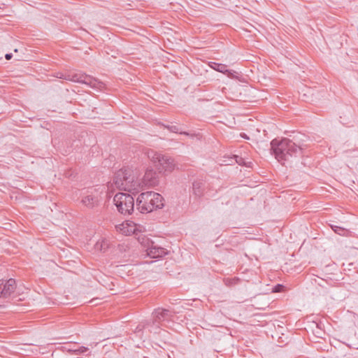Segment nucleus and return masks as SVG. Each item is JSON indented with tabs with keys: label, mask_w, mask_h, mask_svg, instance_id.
I'll return each mask as SVG.
<instances>
[{
	"label": "nucleus",
	"mask_w": 358,
	"mask_h": 358,
	"mask_svg": "<svg viewBox=\"0 0 358 358\" xmlns=\"http://www.w3.org/2000/svg\"><path fill=\"white\" fill-rule=\"evenodd\" d=\"M110 192L116 189L137 193L142 189V182L133 173L129 170L117 171L111 182L108 184Z\"/></svg>",
	"instance_id": "f257e3e1"
},
{
	"label": "nucleus",
	"mask_w": 358,
	"mask_h": 358,
	"mask_svg": "<svg viewBox=\"0 0 358 358\" xmlns=\"http://www.w3.org/2000/svg\"><path fill=\"white\" fill-rule=\"evenodd\" d=\"M271 146L275 159L282 164L292 161L293 158L300 157L302 154V148L286 138L280 141L273 139Z\"/></svg>",
	"instance_id": "f03ea898"
},
{
	"label": "nucleus",
	"mask_w": 358,
	"mask_h": 358,
	"mask_svg": "<svg viewBox=\"0 0 358 358\" xmlns=\"http://www.w3.org/2000/svg\"><path fill=\"white\" fill-rule=\"evenodd\" d=\"M164 206L162 196L155 192H143L136 199V209L143 214L161 209Z\"/></svg>",
	"instance_id": "7ed1b4c3"
},
{
	"label": "nucleus",
	"mask_w": 358,
	"mask_h": 358,
	"mask_svg": "<svg viewBox=\"0 0 358 358\" xmlns=\"http://www.w3.org/2000/svg\"><path fill=\"white\" fill-rule=\"evenodd\" d=\"M146 156L159 173L170 174L178 168V164L173 158L155 150H148Z\"/></svg>",
	"instance_id": "20e7f679"
},
{
	"label": "nucleus",
	"mask_w": 358,
	"mask_h": 358,
	"mask_svg": "<svg viewBox=\"0 0 358 358\" xmlns=\"http://www.w3.org/2000/svg\"><path fill=\"white\" fill-rule=\"evenodd\" d=\"M113 203L117 211L124 215H131L134 210V199L127 193H117L114 196Z\"/></svg>",
	"instance_id": "39448f33"
},
{
	"label": "nucleus",
	"mask_w": 358,
	"mask_h": 358,
	"mask_svg": "<svg viewBox=\"0 0 358 358\" xmlns=\"http://www.w3.org/2000/svg\"><path fill=\"white\" fill-rule=\"evenodd\" d=\"M59 78L74 83H83L94 89L101 90L104 87L103 83L85 73H78L65 76L61 75Z\"/></svg>",
	"instance_id": "423d86ee"
},
{
	"label": "nucleus",
	"mask_w": 358,
	"mask_h": 358,
	"mask_svg": "<svg viewBox=\"0 0 358 358\" xmlns=\"http://www.w3.org/2000/svg\"><path fill=\"white\" fill-rule=\"evenodd\" d=\"M143 227L133 221L126 220L121 224L115 225L117 232L124 236L137 234L143 231Z\"/></svg>",
	"instance_id": "0eeeda50"
},
{
	"label": "nucleus",
	"mask_w": 358,
	"mask_h": 358,
	"mask_svg": "<svg viewBox=\"0 0 358 358\" xmlns=\"http://www.w3.org/2000/svg\"><path fill=\"white\" fill-rule=\"evenodd\" d=\"M103 192L98 189H94L82 199V203L87 208H93L98 206L102 200Z\"/></svg>",
	"instance_id": "6e6552de"
},
{
	"label": "nucleus",
	"mask_w": 358,
	"mask_h": 358,
	"mask_svg": "<svg viewBox=\"0 0 358 358\" xmlns=\"http://www.w3.org/2000/svg\"><path fill=\"white\" fill-rule=\"evenodd\" d=\"M16 283L15 280L10 278L7 280H0V292L1 297H6L10 296L15 289Z\"/></svg>",
	"instance_id": "1a4fd4ad"
},
{
	"label": "nucleus",
	"mask_w": 358,
	"mask_h": 358,
	"mask_svg": "<svg viewBox=\"0 0 358 358\" xmlns=\"http://www.w3.org/2000/svg\"><path fill=\"white\" fill-rule=\"evenodd\" d=\"M157 173L151 168H148L145 172L143 178L140 180L142 182V187L145 186H154L157 183Z\"/></svg>",
	"instance_id": "9d476101"
},
{
	"label": "nucleus",
	"mask_w": 358,
	"mask_h": 358,
	"mask_svg": "<svg viewBox=\"0 0 358 358\" xmlns=\"http://www.w3.org/2000/svg\"><path fill=\"white\" fill-rule=\"evenodd\" d=\"M166 250L164 248L154 245L151 243L150 245H148L147 254L151 258H159L166 255Z\"/></svg>",
	"instance_id": "9b49d317"
},
{
	"label": "nucleus",
	"mask_w": 358,
	"mask_h": 358,
	"mask_svg": "<svg viewBox=\"0 0 358 358\" xmlns=\"http://www.w3.org/2000/svg\"><path fill=\"white\" fill-rule=\"evenodd\" d=\"M110 243L108 239L105 238H99L94 246L96 252H105L109 248Z\"/></svg>",
	"instance_id": "f8f14e48"
},
{
	"label": "nucleus",
	"mask_w": 358,
	"mask_h": 358,
	"mask_svg": "<svg viewBox=\"0 0 358 358\" xmlns=\"http://www.w3.org/2000/svg\"><path fill=\"white\" fill-rule=\"evenodd\" d=\"M248 131L250 133V136H248V141L251 140L252 141H258L259 137H260V130L256 127V125L248 124Z\"/></svg>",
	"instance_id": "ddd939ff"
},
{
	"label": "nucleus",
	"mask_w": 358,
	"mask_h": 358,
	"mask_svg": "<svg viewBox=\"0 0 358 358\" xmlns=\"http://www.w3.org/2000/svg\"><path fill=\"white\" fill-rule=\"evenodd\" d=\"M209 66H210V68H212L213 69H214L218 72L227 74L229 77L233 76H232L233 73H232L231 71L227 69V66L225 64L215 63V62H210Z\"/></svg>",
	"instance_id": "4468645a"
},
{
	"label": "nucleus",
	"mask_w": 358,
	"mask_h": 358,
	"mask_svg": "<svg viewBox=\"0 0 358 358\" xmlns=\"http://www.w3.org/2000/svg\"><path fill=\"white\" fill-rule=\"evenodd\" d=\"M331 227L335 233H336L341 236H348V234H349V231L343 227H339V226H337L335 224H331Z\"/></svg>",
	"instance_id": "2eb2a0df"
},
{
	"label": "nucleus",
	"mask_w": 358,
	"mask_h": 358,
	"mask_svg": "<svg viewBox=\"0 0 358 358\" xmlns=\"http://www.w3.org/2000/svg\"><path fill=\"white\" fill-rule=\"evenodd\" d=\"M87 350H88V348L85 346L76 347L75 350H73V354L80 355V354L86 352Z\"/></svg>",
	"instance_id": "dca6fc26"
},
{
	"label": "nucleus",
	"mask_w": 358,
	"mask_h": 358,
	"mask_svg": "<svg viewBox=\"0 0 358 358\" xmlns=\"http://www.w3.org/2000/svg\"><path fill=\"white\" fill-rule=\"evenodd\" d=\"M75 348H76V345L73 344H69V345H66L65 346H63L62 347V350L64 352H71L73 353V350H75Z\"/></svg>",
	"instance_id": "f3484780"
},
{
	"label": "nucleus",
	"mask_w": 358,
	"mask_h": 358,
	"mask_svg": "<svg viewBox=\"0 0 358 358\" xmlns=\"http://www.w3.org/2000/svg\"><path fill=\"white\" fill-rule=\"evenodd\" d=\"M283 289H284V286L281 284H278L276 285H275L272 289H271V292L273 293H278V292H281L283 291Z\"/></svg>",
	"instance_id": "a211bd4d"
},
{
	"label": "nucleus",
	"mask_w": 358,
	"mask_h": 358,
	"mask_svg": "<svg viewBox=\"0 0 358 358\" xmlns=\"http://www.w3.org/2000/svg\"><path fill=\"white\" fill-rule=\"evenodd\" d=\"M236 162L240 165H245V159L242 157H240L238 156H235Z\"/></svg>",
	"instance_id": "6ab92c4d"
},
{
	"label": "nucleus",
	"mask_w": 358,
	"mask_h": 358,
	"mask_svg": "<svg viewBox=\"0 0 358 358\" xmlns=\"http://www.w3.org/2000/svg\"><path fill=\"white\" fill-rule=\"evenodd\" d=\"M193 189L195 194L199 195L201 194L200 191L199 190V189H197V188L196 187V185L194 184L193 185Z\"/></svg>",
	"instance_id": "aec40b11"
},
{
	"label": "nucleus",
	"mask_w": 358,
	"mask_h": 358,
	"mask_svg": "<svg viewBox=\"0 0 358 358\" xmlns=\"http://www.w3.org/2000/svg\"><path fill=\"white\" fill-rule=\"evenodd\" d=\"M11 57H12V54H6V55H5V58H6L7 60L10 59H11Z\"/></svg>",
	"instance_id": "412c9836"
},
{
	"label": "nucleus",
	"mask_w": 358,
	"mask_h": 358,
	"mask_svg": "<svg viewBox=\"0 0 358 358\" xmlns=\"http://www.w3.org/2000/svg\"><path fill=\"white\" fill-rule=\"evenodd\" d=\"M247 31L248 32H252V30L249 29V25L248 24V29H247Z\"/></svg>",
	"instance_id": "4be33fe9"
},
{
	"label": "nucleus",
	"mask_w": 358,
	"mask_h": 358,
	"mask_svg": "<svg viewBox=\"0 0 358 358\" xmlns=\"http://www.w3.org/2000/svg\"><path fill=\"white\" fill-rule=\"evenodd\" d=\"M235 280L234 279H232V280H227V282H231V281H234Z\"/></svg>",
	"instance_id": "5701e85b"
},
{
	"label": "nucleus",
	"mask_w": 358,
	"mask_h": 358,
	"mask_svg": "<svg viewBox=\"0 0 358 358\" xmlns=\"http://www.w3.org/2000/svg\"><path fill=\"white\" fill-rule=\"evenodd\" d=\"M249 27H250V29H252V28H255L253 25L249 24Z\"/></svg>",
	"instance_id": "b1692460"
},
{
	"label": "nucleus",
	"mask_w": 358,
	"mask_h": 358,
	"mask_svg": "<svg viewBox=\"0 0 358 358\" xmlns=\"http://www.w3.org/2000/svg\"><path fill=\"white\" fill-rule=\"evenodd\" d=\"M247 167H250V163L248 162V165H247Z\"/></svg>",
	"instance_id": "393cba45"
},
{
	"label": "nucleus",
	"mask_w": 358,
	"mask_h": 358,
	"mask_svg": "<svg viewBox=\"0 0 358 358\" xmlns=\"http://www.w3.org/2000/svg\"><path fill=\"white\" fill-rule=\"evenodd\" d=\"M248 120V121H251V122H254L251 118H249Z\"/></svg>",
	"instance_id": "a878e982"
},
{
	"label": "nucleus",
	"mask_w": 358,
	"mask_h": 358,
	"mask_svg": "<svg viewBox=\"0 0 358 358\" xmlns=\"http://www.w3.org/2000/svg\"><path fill=\"white\" fill-rule=\"evenodd\" d=\"M250 71H251V73H253V72H254V71H253V69H250Z\"/></svg>",
	"instance_id": "bb28decb"
},
{
	"label": "nucleus",
	"mask_w": 358,
	"mask_h": 358,
	"mask_svg": "<svg viewBox=\"0 0 358 358\" xmlns=\"http://www.w3.org/2000/svg\"><path fill=\"white\" fill-rule=\"evenodd\" d=\"M257 308L262 309L264 308L263 307H258Z\"/></svg>",
	"instance_id": "cd10ccee"
}]
</instances>
